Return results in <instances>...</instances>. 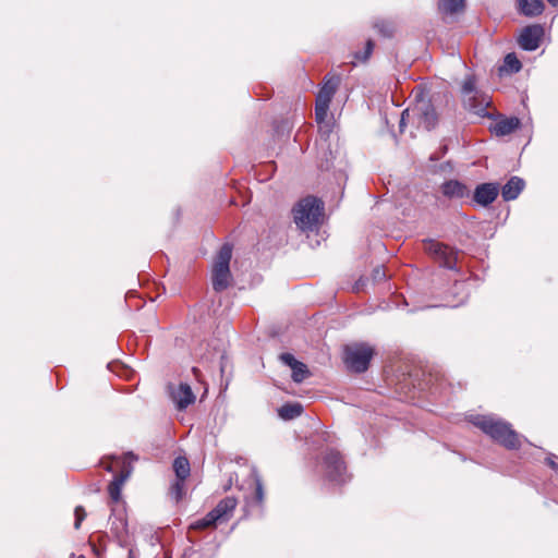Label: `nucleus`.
Masks as SVG:
<instances>
[{
	"instance_id": "12",
	"label": "nucleus",
	"mask_w": 558,
	"mask_h": 558,
	"mask_svg": "<svg viewBox=\"0 0 558 558\" xmlns=\"http://www.w3.org/2000/svg\"><path fill=\"white\" fill-rule=\"evenodd\" d=\"M110 523V533L118 541L120 545H124L128 543L129 530H128V520L125 518V513L120 511L119 513H114L109 519Z\"/></svg>"
},
{
	"instance_id": "21",
	"label": "nucleus",
	"mask_w": 558,
	"mask_h": 558,
	"mask_svg": "<svg viewBox=\"0 0 558 558\" xmlns=\"http://www.w3.org/2000/svg\"><path fill=\"white\" fill-rule=\"evenodd\" d=\"M303 412V407L299 402L286 403L279 410L278 414L282 420L289 421L299 417Z\"/></svg>"
},
{
	"instance_id": "24",
	"label": "nucleus",
	"mask_w": 558,
	"mask_h": 558,
	"mask_svg": "<svg viewBox=\"0 0 558 558\" xmlns=\"http://www.w3.org/2000/svg\"><path fill=\"white\" fill-rule=\"evenodd\" d=\"M173 470L177 478L186 480L190 475V462L185 457H178L173 461Z\"/></svg>"
},
{
	"instance_id": "37",
	"label": "nucleus",
	"mask_w": 558,
	"mask_h": 558,
	"mask_svg": "<svg viewBox=\"0 0 558 558\" xmlns=\"http://www.w3.org/2000/svg\"><path fill=\"white\" fill-rule=\"evenodd\" d=\"M361 281H362V280H359V281L355 283V286H354V290L359 291V289H360V282H361Z\"/></svg>"
},
{
	"instance_id": "1",
	"label": "nucleus",
	"mask_w": 558,
	"mask_h": 558,
	"mask_svg": "<svg viewBox=\"0 0 558 558\" xmlns=\"http://www.w3.org/2000/svg\"><path fill=\"white\" fill-rule=\"evenodd\" d=\"M471 422L505 448L515 450L521 447V437L510 423L493 415H475Z\"/></svg>"
},
{
	"instance_id": "14",
	"label": "nucleus",
	"mask_w": 558,
	"mask_h": 558,
	"mask_svg": "<svg viewBox=\"0 0 558 558\" xmlns=\"http://www.w3.org/2000/svg\"><path fill=\"white\" fill-rule=\"evenodd\" d=\"M238 500L234 497H226L221 499L217 506L210 510L219 523L227 522L231 519L235 510Z\"/></svg>"
},
{
	"instance_id": "33",
	"label": "nucleus",
	"mask_w": 558,
	"mask_h": 558,
	"mask_svg": "<svg viewBox=\"0 0 558 558\" xmlns=\"http://www.w3.org/2000/svg\"><path fill=\"white\" fill-rule=\"evenodd\" d=\"M410 116V110L407 109L402 112L401 114V119H400V130L402 131L403 130V126L405 124V118Z\"/></svg>"
},
{
	"instance_id": "25",
	"label": "nucleus",
	"mask_w": 558,
	"mask_h": 558,
	"mask_svg": "<svg viewBox=\"0 0 558 558\" xmlns=\"http://www.w3.org/2000/svg\"><path fill=\"white\" fill-rule=\"evenodd\" d=\"M252 476L254 478V484H255V493H254V496L252 498V502L259 506L264 501V487H263V483H262V480H260V477L257 474L255 469L252 470Z\"/></svg>"
},
{
	"instance_id": "7",
	"label": "nucleus",
	"mask_w": 558,
	"mask_h": 558,
	"mask_svg": "<svg viewBox=\"0 0 558 558\" xmlns=\"http://www.w3.org/2000/svg\"><path fill=\"white\" fill-rule=\"evenodd\" d=\"M423 250L440 266L448 269L456 268L458 253L452 247L436 240L426 239L423 241Z\"/></svg>"
},
{
	"instance_id": "36",
	"label": "nucleus",
	"mask_w": 558,
	"mask_h": 558,
	"mask_svg": "<svg viewBox=\"0 0 558 558\" xmlns=\"http://www.w3.org/2000/svg\"><path fill=\"white\" fill-rule=\"evenodd\" d=\"M548 3L553 7H558V0H547Z\"/></svg>"
},
{
	"instance_id": "30",
	"label": "nucleus",
	"mask_w": 558,
	"mask_h": 558,
	"mask_svg": "<svg viewBox=\"0 0 558 558\" xmlns=\"http://www.w3.org/2000/svg\"><path fill=\"white\" fill-rule=\"evenodd\" d=\"M373 50H374V43H373V40L368 39L366 41L365 50L363 52H356L355 58L362 62H365L371 57Z\"/></svg>"
},
{
	"instance_id": "34",
	"label": "nucleus",
	"mask_w": 558,
	"mask_h": 558,
	"mask_svg": "<svg viewBox=\"0 0 558 558\" xmlns=\"http://www.w3.org/2000/svg\"><path fill=\"white\" fill-rule=\"evenodd\" d=\"M547 464L555 471H558V463L551 459V458H547Z\"/></svg>"
},
{
	"instance_id": "4",
	"label": "nucleus",
	"mask_w": 558,
	"mask_h": 558,
	"mask_svg": "<svg viewBox=\"0 0 558 558\" xmlns=\"http://www.w3.org/2000/svg\"><path fill=\"white\" fill-rule=\"evenodd\" d=\"M373 355L374 349L364 342L347 344L343 348V362L347 368L357 374L367 371Z\"/></svg>"
},
{
	"instance_id": "15",
	"label": "nucleus",
	"mask_w": 558,
	"mask_h": 558,
	"mask_svg": "<svg viewBox=\"0 0 558 558\" xmlns=\"http://www.w3.org/2000/svg\"><path fill=\"white\" fill-rule=\"evenodd\" d=\"M340 84V77L337 75L326 76L324 78L323 86L320 87L317 96V102H324L330 105L332 97L335 96Z\"/></svg>"
},
{
	"instance_id": "39",
	"label": "nucleus",
	"mask_w": 558,
	"mask_h": 558,
	"mask_svg": "<svg viewBox=\"0 0 558 558\" xmlns=\"http://www.w3.org/2000/svg\"><path fill=\"white\" fill-rule=\"evenodd\" d=\"M81 558H84V557H81Z\"/></svg>"
},
{
	"instance_id": "29",
	"label": "nucleus",
	"mask_w": 558,
	"mask_h": 558,
	"mask_svg": "<svg viewBox=\"0 0 558 558\" xmlns=\"http://www.w3.org/2000/svg\"><path fill=\"white\" fill-rule=\"evenodd\" d=\"M375 28L384 37H391L393 35V25L390 22H386V21L376 22Z\"/></svg>"
},
{
	"instance_id": "8",
	"label": "nucleus",
	"mask_w": 558,
	"mask_h": 558,
	"mask_svg": "<svg viewBox=\"0 0 558 558\" xmlns=\"http://www.w3.org/2000/svg\"><path fill=\"white\" fill-rule=\"evenodd\" d=\"M411 112L416 119L418 126L427 131L433 130L438 123V114L429 99H417Z\"/></svg>"
},
{
	"instance_id": "11",
	"label": "nucleus",
	"mask_w": 558,
	"mask_h": 558,
	"mask_svg": "<svg viewBox=\"0 0 558 558\" xmlns=\"http://www.w3.org/2000/svg\"><path fill=\"white\" fill-rule=\"evenodd\" d=\"M279 359L291 368V377L294 383L300 384L310 377L311 373L307 365L296 360L293 354L286 352L280 354Z\"/></svg>"
},
{
	"instance_id": "23",
	"label": "nucleus",
	"mask_w": 558,
	"mask_h": 558,
	"mask_svg": "<svg viewBox=\"0 0 558 558\" xmlns=\"http://www.w3.org/2000/svg\"><path fill=\"white\" fill-rule=\"evenodd\" d=\"M522 68L520 60L514 52L508 53L504 59V64L499 68V72L518 73Z\"/></svg>"
},
{
	"instance_id": "35",
	"label": "nucleus",
	"mask_w": 558,
	"mask_h": 558,
	"mask_svg": "<svg viewBox=\"0 0 558 558\" xmlns=\"http://www.w3.org/2000/svg\"><path fill=\"white\" fill-rule=\"evenodd\" d=\"M101 465L104 466V469L108 472H112L113 471V465L112 463H105L104 461L100 462Z\"/></svg>"
},
{
	"instance_id": "20",
	"label": "nucleus",
	"mask_w": 558,
	"mask_h": 558,
	"mask_svg": "<svg viewBox=\"0 0 558 558\" xmlns=\"http://www.w3.org/2000/svg\"><path fill=\"white\" fill-rule=\"evenodd\" d=\"M520 124L521 122L517 117L505 118L497 121L494 124L492 131L497 136H505L514 132L520 126Z\"/></svg>"
},
{
	"instance_id": "9",
	"label": "nucleus",
	"mask_w": 558,
	"mask_h": 558,
	"mask_svg": "<svg viewBox=\"0 0 558 558\" xmlns=\"http://www.w3.org/2000/svg\"><path fill=\"white\" fill-rule=\"evenodd\" d=\"M543 36L544 28L542 25H529L522 29L518 43L523 50L534 51L539 47Z\"/></svg>"
},
{
	"instance_id": "5",
	"label": "nucleus",
	"mask_w": 558,
	"mask_h": 558,
	"mask_svg": "<svg viewBox=\"0 0 558 558\" xmlns=\"http://www.w3.org/2000/svg\"><path fill=\"white\" fill-rule=\"evenodd\" d=\"M232 257V246L229 243L223 244L214 260L213 266V288L216 292L226 290L230 284V260Z\"/></svg>"
},
{
	"instance_id": "13",
	"label": "nucleus",
	"mask_w": 558,
	"mask_h": 558,
	"mask_svg": "<svg viewBox=\"0 0 558 558\" xmlns=\"http://www.w3.org/2000/svg\"><path fill=\"white\" fill-rule=\"evenodd\" d=\"M499 194V186L497 183H482L476 186L473 201L483 207L490 205Z\"/></svg>"
},
{
	"instance_id": "10",
	"label": "nucleus",
	"mask_w": 558,
	"mask_h": 558,
	"mask_svg": "<svg viewBox=\"0 0 558 558\" xmlns=\"http://www.w3.org/2000/svg\"><path fill=\"white\" fill-rule=\"evenodd\" d=\"M129 458L135 459L133 453H128L122 462V470L120 471L119 474H117L113 477L112 482L108 486L109 496L111 500L114 502H118L120 500L122 486L124 485L125 481L128 480L132 472L131 465L125 461Z\"/></svg>"
},
{
	"instance_id": "26",
	"label": "nucleus",
	"mask_w": 558,
	"mask_h": 558,
	"mask_svg": "<svg viewBox=\"0 0 558 558\" xmlns=\"http://www.w3.org/2000/svg\"><path fill=\"white\" fill-rule=\"evenodd\" d=\"M219 522L216 520V518L213 514V512L209 511L204 518L194 521L191 524V529H194V530H205V529L215 526Z\"/></svg>"
},
{
	"instance_id": "2",
	"label": "nucleus",
	"mask_w": 558,
	"mask_h": 558,
	"mask_svg": "<svg viewBox=\"0 0 558 558\" xmlns=\"http://www.w3.org/2000/svg\"><path fill=\"white\" fill-rule=\"evenodd\" d=\"M324 210L323 203L314 196L301 199L293 208L294 222L302 231L313 230Z\"/></svg>"
},
{
	"instance_id": "32",
	"label": "nucleus",
	"mask_w": 558,
	"mask_h": 558,
	"mask_svg": "<svg viewBox=\"0 0 558 558\" xmlns=\"http://www.w3.org/2000/svg\"><path fill=\"white\" fill-rule=\"evenodd\" d=\"M372 278L375 282L383 281L386 278V272L383 267H376L372 272Z\"/></svg>"
},
{
	"instance_id": "31",
	"label": "nucleus",
	"mask_w": 558,
	"mask_h": 558,
	"mask_svg": "<svg viewBox=\"0 0 558 558\" xmlns=\"http://www.w3.org/2000/svg\"><path fill=\"white\" fill-rule=\"evenodd\" d=\"M75 521H74V527L78 530L81 527V524L83 520L86 517L85 509L82 506H77L74 510Z\"/></svg>"
},
{
	"instance_id": "27",
	"label": "nucleus",
	"mask_w": 558,
	"mask_h": 558,
	"mask_svg": "<svg viewBox=\"0 0 558 558\" xmlns=\"http://www.w3.org/2000/svg\"><path fill=\"white\" fill-rule=\"evenodd\" d=\"M185 480L177 478L170 487V496L178 502L184 495Z\"/></svg>"
},
{
	"instance_id": "28",
	"label": "nucleus",
	"mask_w": 558,
	"mask_h": 558,
	"mask_svg": "<svg viewBox=\"0 0 558 558\" xmlns=\"http://www.w3.org/2000/svg\"><path fill=\"white\" fill-rule=\"evenodd\" d=\"M329 105L324 102L315 101V120L317 123H322L327 118Z\"/></svg>"
},
{
	"instance_id": "17",
	"label": "nucleus",
	"mask_w": 558,
	"mask_h": 558,
	"mask_svg": "<svg viewBox=\"0 0 558 558\" xmlns=\"http://www.w3.org/2000/svg\"><path fill=\"white\" fill-rule=\"evenodd\" d=\"M517 4L518 12L527 17L538 16L545 10L543 0H517Z\"/></svg>"
},
{
	"instance_id": "3",
	"label": "nucleus",
	"mask_w": 558,
	"mask_h": 558,
	"mask_svg": "<svg viewBox=\"0 0 558 558\" xmlns=\"http://www.w3.org/2000/svg\"><path fill=\"white\" fill-rule=\"evenodd\" d=\"M462 102L465 109L478 117L488 116L490 97L476 88L475 78L468 76L461 88Z\"/></svg>"
},
{
	"instance_id": "19",
	"label": "nucleus",
	"mask_w": 558,
	"mask_h": 558,
	"mask_svg": "<svg viewBox=\"0 0 558 558\" xmlns=\"http://www.w3.org/2000/svg\"><path fill=\"white\" fill-rule=\"evenodd\" d=\"M524 181L519 177H512L501 189V196L505 201L515 199L524 189Z\"/></svg>"
},
{
	"instance_id": "38",
	"label": "nucleus",
	"mask_w": 558,
	"mask_h": 558,
	"mask_svg": "<svg viewBox=\"0 0 558 558\" xmlns=\"http://www.w3.org/2000/svg\"><path fill=\"white\" fill-rule=\"evenodd\" d=\"M112 459H113L114 461H117V463H119V462H120V459H119V458H117V457H112Z\"/></svg>"
},
{
	"instance_id": "16",
	"label": "nucleus",
	"mask_w": 558,
	"mask_h": 558,
	"mask_svg": "<svg viewBox=\"0 0 558 558\" xmlns=\"http://www.w3.org/2000/svg\"><path fill=\"white\" fill-rule=\"evenodd\" d=\"M171 397L178 410H184L195 401V396L190 385L183 383L172 391Z\"/></svg>"
},
{
	"instance_id": "6",
	"label": "nucleus",
	"mask_w": 558,
	"mask_h": 558,
	"mask_svg": "<svg viewBox=\"0 0 558 558\" xmlns=\"http://www.w3.org/2000/svg\"><path fill=\"white\" fill-rule=\"evenodd\" d=\"M322 471L329 482L342 484L347 481V465L339 451H326L322 460Z\"/></svg>"
},
{
	"instance_id": "22",
	"label": "nucleus",
	"mask_w": 558,
	"mask_h": 558,
	"mask_svg": "<svg viewBox=\"0 0 558 558\" xmlns=\"http://www.w3.org/2000/svg\"><path fill=\"white\" fill-rule=\"evenodd\" d=\"M465 0H438V9L446 14H454L463 11Z\"/></svg>"
},
{
	"instance_id": "18",
	"label": "nucleus",
	"mask_w": 558,
	"mask_h": 558,
	"mask_svg": "<svg viewBox=\"0 0 558 558\" xmlns=\"http://www.w3.org/2000/svg\"><path fill=\"white\" fill-rule=\"evenodd\" d=\"M442 194L449 198H463L469 195V189L458 180H449L441 185Z\"/></svg>"
}]
</instances>
